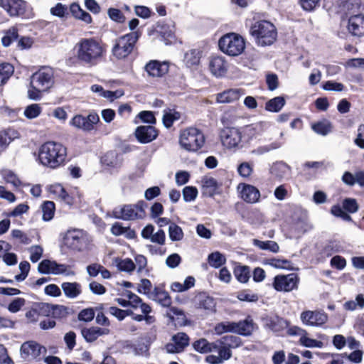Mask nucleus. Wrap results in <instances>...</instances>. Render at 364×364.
Wrapping results in <instances>:
<instances>
[{
    "mask_svg": "<svg viewBox=\"0 0 364 364\" xmlns=\"http://www.w3.org/2000/svg\"><path fill=\"white\" fill-rule=\"evenodd\" d=\"M253 171V165L249 162H242L237 167L239 175L243 178H248Z\"/></svg>",
    "mask_w": 364,
    "mask_h": 364,
    "instance_id": "nucleus-55",
    "label": "nucleus"
},
{
    "mask_svg": "<svg viewBox=\"0 0 364 364\" xmlns=\"http://www.w3.org/2000/svg\"><path fill=\"white\" fill-rule=\"evenodd\" d=\"M234 274L239 282L245 283L250 277V269L247 266H240L235 269Z\"/></svg>",
    "mask_w": 364,
    "mask_h": 364,
    "instance_id": "nucleus-45",
    "label": "nucleus"
},
{
    "mask_svg": "<svg viewBox=\"0 0 364 364\" xmlns=\"http://www.w3.org/2000/svg\"><path fill=\"white\" fill-rule=\"evenodd\" d=\"M240 129L234 127H224L219 131L222 145L228 149H240L244 146Z\"/></svg>",
    "mask_w": 364,
    "mask_h": 364,
    "instance_id": "nucleus-10",
    "label": "nucleus"
},
{
    "mask_svg": "<svg viewBox=\"0 0 364 364\" xmlns=\"http://www.w3.org/2000/svg\"><path fill=\"white\" fill-rule=\"evenodd\" d=\"M220 49L231 56L241 54L245 48V41L242 36L234 33L223 36L218 42Z\"/></svg>",
    "mask_w": 364,
    "mask_h": 364,
    "instance_id": "nucleus-9",
    "label": "nucleus"
},
{
    "mask_svg": "<svg viewBox=\"0 0 364 364\" xmlns=\"http://www.w3.org/2000/svg\"><path fill=\"white\" fill-rule=\"evenodd\" d=\"M116 262L117 268L122 272H132L136 267V264L129 258L117 259Z\"/></svg>",
    "mask_w": 364,
    "mask_h": 364,
    "instance_id": "nucleus-50",
    "label": "nucleus"
},
{
    "mask_svg": "<svg viewBox=\"0 0 364 364\" xmlns=\"http://www.w3.org/2000/svg\"><path fill=\"white\" fill-rule=\"evenodd\" d=\"M49 191L51 193L56 195L67 203L70 204L72 203L71 197L60 184H55L51 186L49 188Z\"/></svg>",
    "mask_w": 364,
    "mask_h": 364,
    "instance_id": "nucleus-41",
    "label": "nucleus"
},
{
    "mask_svg": "<svg viewBox=\"0 0 364 364\" xmlns=\"http://www.w3.org/2000/svg\"><path fill=\"white\" fill-rule=\"evenodd\" d=\"M299 278L295 274L277 275L274 279L273 287L277 291H290L297 289Z\"/></svg>",
    "mask_w": 364,
    "mask_h": 364,
    "instance_id": "nucleus-14",
    "label": "nucleus"
},
{
    "mask_svg": "<svg viewBox=\"0 0 364 364\" xmlns=\"http://www.w3.org/2000/svg\"><path fill=\"white\" fill-rule=\"evenodd\" d=\"M109 17L117 23H123L125 21V16L119 9L109 8L107 11Z\"/></svg>",
    "mask_w": 364,
    "mask_h": 364,
    "instance_id": "nucleus-62",
    "label": "nucleus"
},
{
    "mask_svg": "<svg viewBox=\"0 0 364 364\" xmlns=\"http://www.w3.org/2000/svg\"><path fill=\"white\" fill-rule=\"evenodd\" d=\"M108 311L110 314L117 318L119 321H122L126 316L133 314V311L132 310H122L116 306L109 307Z\"/></svg>",
    "mask_w": 364,
    "mask_h": 364,
    "instance_id": "nucleus-54",
    "label": "nucleus"
},
{
    "mask_svg": "<svg viewBox=\"0 0 364 364\" xmlns=\"http://www.w3.org/2000/svg\"><path fill=\"white\" fill-rule=\"evenodd\" d=\"M38 270L41 274H65L66 276L74 275L68 265L58 264L55 261L44 259L38 266Z\"/></svg>",
    "mask_w": 364,
    "mask_h": 364,
    "instance_id": "nucleus-13",
    "label": "nucleus"
},
{
    "mask_svg": "<svg viewBox=\"0 0 364 364\" xmlns=\"http://www.w3.org/2000/svg\"><path fill=\"white\" fill-rule=\"evenodd\" d=\"M140 35L136 31L117 38L112 49V55L119 60L126 58L132 52Z\"/></svg>",
    "mask_w": 364,
    "mask_h": 364,
    "instance_id": "nucleus-6",
    "label": "nucleus"
},
{
    "mask_svg": "<svg viewBox=\"0 0 364 364\" xmlns=\"http://www.w3.org/2000/svg\"><path fill=\"white\" fill-rule=\"evenodd\" d=\"M75 55L77 60L82 64L94 65L102 57L103 48L94 38H82L76 43Z\"/></svg>",
    "mask_w": 364,
    "mask_h": 364,
    "instance_id": "nucleus-2",
    "label": "nucleus"
},
{
    "mask_svg": "<svg viewBox=\"0 0 364 364\" xmlns=\"http://www.w3.org/2000/svg\"><path fill=\"white\" fill-rule=\"evenodd\" d=\"M285 105V100L283 97H274L267 102L265 109L272 112H278Z\"/></svg>",
    "mask_w": 364,
    "mask_h": 364,
    "instance_id": "nucleus-37",
    "label": "nucleus"
},
{
    "mask_svg": "<svg viewBox=\"0 0 364 364\" xmlns=\"http://www.w3.org/2000/svg\"><path fill=\"white\" fill-rule=\"evenodd\" d=\"M209 68L213 75L222 77L227 72L228 65L223 57L214 56L210 60Z\"/></svg>",
    "mask_w": 364,
    "mask_h": 364,
    "instance_id": "nucleus-23",
    "label": "nucleus"
},
{
    "mask_svg": "<svg viewBox=\"0 0 364 364\" xmlns=\"http://www.w3.org/2000/svg\"><path fill=\"white\" fill-rule=\"evenodd\" d=\"M267 264L275 268L286 269L290 270L294 269L293 264L287 259H280L276 258L269 259L267 262Z\"/></svg>",
    "mask_w": 364,
    "mask_h": 364,
    "instance_id": "nucleus-46",
    "label": "nucleus"
},
{
    "mask_svg": "<svg viewBox=\"0 0 364 364\" xmlns=\"http://www.w3.org/2000/svg\"><path fill=\"white\" fill-rule=\"evenodd\" d=\"M235 333L242 336H250L254 330V323L252 319L248 316L245 320L235 322Z\"/></svg>",
    "mask_w": 364,
    "mask_h": 364,
    "instance_id": "nucleus-29",
    "label": "nucleus"
},
{
    "mask_svg": "<svg viewBox=\"0 0 364 364\" xmlns=\"http://www.w3.org/2000/svg\"><path fill=\"white\" fill-rule=\"evenodd\" d=\"M134 134L140 143L147 144L157 137L158 131L153 126H139L136 129Z\"/></svg>",
    "mask_w": 364,
    "mask_h": 364,
    "instance_id": "nucleus-20",
    "label": "nucleus"
},
{
    "mask_svg": "<svg viewBox=\"0 0 364 364\" xmlns=\"http://www.w3.org/2000/svg\"><path fill=\"white\" fill-rule=\"evenodd\" d=\"M171 342L165 346V349L168 353H178L184 350L189 345V337L183 333L179 332L171 337Z\"/></svg>",
    "mask_w": 364,
    "mask_h": 364,
    "instance_id": "nucleus-17",
    "label": "nucleus"
},
{
    "mask_svg": "<svg viewBox=\"0 0 364 364\" xmlns=\"http://www.w3.org/2000/svg\"><path fill=\"white\" fill-rule=\"evenodd\" d=\"M179 143L188 151H197L204 145L205 136L199 129L189 127L181 133Z\"/></svg>",
    "mask_w": 364,
    "mask_h": 364,
    "instance_id": "nucleus-8",
    "label": "nucleus"
},
{
    "mask_svg": "<svg viewBox=\"0 0 364 364\" xmlns=\"http://www.w3.org/2000/svg\"><path fill=\"white\" fill-rule=\"evenodd\" d=\"M149 299L156 301L164 307H170L171 304V298L168 295V293L161 287H156L154 289L149 296Z\"/></svg>",
    "mask_w": 364,
    "mask_h": 364,
    "instance_id": "nucleus-26",
    "label": "nucleus"
},
{
    "mask_svg": "<svg viewBox=\"0 0 364 364\" xmlns=\"http://www.w3.org/2000/svg\"><path fill=\"white\" fill-rule=\"evenodd\" d=\"M42 111L38 104H31L27 106L24 110V115L28 119H34L38 117Z\"/></svg>",
    "mask_w": 364,
    "mask_h": 364,
    "instance_id": "nucleus-51",
    "label": "nucleus"
},
{
    "mask_svg": "<svg viewBox=\"0 0 364 364\" xmlns=\"http://www.w3.org/2000/svg\"><path fill=\"white\" fill-rule=\"evenodd\" d=\"M95 314L93 308H87L80 311L78 314V319L85 322H90L94 318Z\"/></svg>",
    "mask_w": 364,
    "mask_h": 364,
    "instance_id": "nucleus-63",
    "label": "nucleus"
},
{
    "mask_svg": "<svg viewBox=\"0 0 364 364\" xmlns=\"http://www.w3.org/2000/svg\"><path fill=\"white\" fill-rule=\"evenodd\" d=\"M61 288L65 296L68 299H76L82 293V286L77 282H63Z\"/></svg>",
    "mask_w": 364,
    "mask_h": 364,
    "instance_id": "nucleus-28",
    "label": "nucleus"
},
{
    "mask_svg": "<svg viewBox=\"0 0 364 364\" xmlns=\"http://www.w3.org/2000/svg\"><path fill=\"white\" fill-rule=\"evenodd\" d=\"M271 173L279 179L287 177L290 173L289 166L284 162H277L271 168Z\"/></svg>",
    "mask_w": 364,
    "mask_h": 364,
    "instance_id": "nucleus-34",
    "label": "nucleus"
},
{
    "mask_svg": "<svg viewBox=\"0 0 364 364\" xmlns=\"http://www.w3.org/2000/svg\"><path fill=\"white\" fill-rule=\"evenodd\" d=\"M341 250V245L336 241H331L325 245L323 249V254L326 257H330L333 254L338 252Z\"/></svg>",
    "mask_w": 364,
    "mask_h": 364,
    "instance_id": "nucleus-58",
    "label": "nucleus"
},
{
    "mask_svg": "<svg viewBox=\"0 0 364 364\" xmlns=\"http://www.w3.org/2000/svg\"><path fill=\"white\" fill-rule=\"evenodd\" d=\"M195 306L204 310L207 314L215 311L216 302L215 299L205 292L198 294L194 299Z\"/></svg>",
    "mask_w": 364,
    "mask_h": 364,
    "instance_id": "nucleus-18",
    "label": "nucleus"
},
{
    "mask_svg": "<svg viewBox=\"0 0 364 364\" xmlns=\"http://www.w3.org/2000/svg\"><path fill=\"white\" fill-rule=\"evenodd\" d=\"M200 53L197 50H191L185 54L184 61L187 66L196 65L200 62Z\"/></svg>",
    "mask_w": 364,
    "mask_h": 364,
    "instance_id": "nucleus-48",
    "label": "nucleus"
},
{
    "mask_svg": "<svg viewBox=\"0 0 364 364\" xmlns=\"http://www.w3.org/2000/svg\"><path fill=\"white\" fill-rule=\"evenodd\" d=\"M63 240L65 246L72 250L78 252L84 250L89 242L86 232L80 229L67 230Z\"/></svg>",
    "mask_w": 364,
    "mask_h": 364,
    "instance_id": "nucleus-11",
    "label": "nucleus"
},
{
    "mask_svg": "<svg viewBox=\"0 0 364 364\" xmlns=\"http://www.w3.org/2000/svg\"><path fill=\"white\" fill-rule=\"evenodd\" d=\"M99 120V116L96 113H90L87 117L77 114L72 119L70 124L79 129L90 132L94 129L95 124H96Z\"/></svg>",
    "mask_w": 364,
    "mask_h": 364,
    "instance_id": "nucleus-16",
    "label": "nucleus"
},
{
    "mask_svg": "<svg viewBox=\"0 0 364 364\" xmlns=\"http://www.w3.org/2000/svg\"><path fill=\"white\" fill-rule=\"evenodd\" d=\"M42 351L46 352V348L35 341L23 343L21 347V354L24 359H34L38 357Z\"/></svg>",
    "mask_w": 364,
    "mask_h": 364,
    "instance_id": "nucleus-19",
    "label": "nucleus"
},
{
    "mask_svg": "<svg viewBox=\"0 0 364 364\" xmlns=\"http://www.w3.org/2000/svg\"><path fill=\"white\" fill-rule=\"evenodd\" d=\"M193 346L196 351L200 353H206L213 352L216 346L214 343H209L206 339L201 338L194 342Z\"/></svg>",
    "mask_w": 364,
    "mask_h": 364,
    "instance_id": "nucleus-36",
    "label": "nucleus"
},
{
    "mask_svg": "<svg viewBox=\"0 0 364 364\" xmlns=\"http://www.w3.org/2000/svg\"><path fill=\"white\" fill-rule=\"evenodd\" d=\"M157 32L165 39L172 38L174 34L173 27L166 23L158 25Z\"/></svg>",
    "mask_w": 364,
    "mask_h": 364,
    "instance_id": "nucleus-52",
    "label": "nucleus"
},
{
    "mask_svg": "<svg viewBox=\"0 0 364 364\" xmlns=\"http://www.w3.org/2000/svg\"><path fill=\"white\" fill-rule=\"evenodd\" d=\"M66 154V148L61 144L48 141L41 146L38 157L42 164L55 168L63 164Z\"/></svg>",
    "mask_w": 364,
    "mask_h": 364,
    "instance_id": "nucleus-3",
    "label": "nucleus"
},
{
    "mask_svg": "<svg viewBox=\"0 0 364 364\" xmlns=\"http://www.w3.org/2000/svg\"><path fill=\"white\" fill-rule=\"evenodd\" d=\"M252 244L262 250H268L273 253H277L279 250V245L272 240L262 241L257 239L252 240Z\"/></svg>",
    "mask_w": 364,
    "mask_h": 364,
    "instance_id": "nucleus-35",
    "label": "nucleus"
},
{
    "mask_svg": "<svg viewBox=\"0 0 364 364\" xmlns=\"http://www.w3.org/2000/svg\"><path fill=\"white\" fill-rule=\"evenodd\" d=\"M265 326L274 332H280L287 328L289 323L283 318L275 316L267 318Z\"/></svg>",
    "mask_w": 364,
    "mask_h": 364,
    "instance_id": "nucleus-30",
    "label": "nucleus"
},
{
    "mask_svg": "<svg viewBox=\"0 0 364 364\" xmlns=\"http://www.w3.org/2000/svg\"><path fill=\"white\" fill-rule=\"evenodd\" d=\"M312 129L317 134L326 136L332 131V124L328 120H323L312 124Z\"/></svg>",
    "mask_w": 364,
    "mask_h": 364,
    "instance_id": "nucleus-39",
    "label": "nucleus"
},
{
    "mask_svg": "<svg viewBox=\"0 0 364 364\" xmlns=\"http://www.w3.org/2000/svg\"><path fill=\"white\" fill-rule=\"evenodd\" d=\"M1 175L6 183H11L14 187H18L21 185V181L17 175L9 169L2 170Z\"/></svg>",
    "mask_w": 364,
    "mask_h": 364,
    "instance_id": "nucleus-42",
    "label": "nucleus"
},
{
    "mask_svg": "<svg viewBox=\"0 0 364 364\" xmlns=\"http://www.w3.org/2000/svg\"><path fill=\"white\" fill-rule=\"evenodd\" d=\"M244 92L241 89H230L225 90L216 95V101L218 103H232L238 100Z\"/></svg>",
    "mask_w": 364,
    "mask_h": 364,
    "instance_id": "nucleus-24",
    "label": "nucleus"
},
{
    "mask_svg": "<svg viewBox=\"0 0 364 364\" xmlns=\"http://www.w3.org/2000/svg\"><path fill=\"white\" fill-rule=\"evenodd\" d=\"M209 264L214 268H219L226 262L225 257L219 252H215L208 255Z\"/></svg>",
    "mask_w": 364,
    "mask_h": 364,
    "instance_id": "nucleus-44",
    "label": "nucleus"
},
{
    "mask_svg": "<svg viewBox=\"0 0 364 364\" xmlns=\"http://www.w3.org/2000/svg\"><path fill=\"white\" fill-rule=\"evenodd\" d=\"M30 80L28 97L39 100L42 97L41 93L48 91L54 85V70L50 67H42L31 76Z\"/></svg>",
    "mask_w": 364,
    "mask_h": 364,
    "instance_id": "nucleus-1",
    "label": "nucleus"
},
{
    "mask_svg": "<svg viewBox=\"0 0 364 364\" xmlns=\"http://www.w3.org/2000/svg\"><path fill=\"white\" fill-rule=\"evenodd\" d=\"M242 199L250 203H255L259 200L260 193L259 190L252 185H244L242 191Z\"/></svg>",
    "mask_w": 364,
    "mask_h": 364,
    "instance_id": "nucleus-33",
    "label": "nucleus"
},
{
    "mask_svg": "<svg viewBox=\"0 0 364 364\" xmlns=\"http://www.w3.org/2000/svg\"><path fill=\"white\" fill-rule=\"evenodd\" d=\"M30 267V264L26 261L20 262L19 269L21 270V273L15 276V279L17 282H22L26 279L28 274Z\"/></svg>",
    "mask_w": 364,
    "mask_h": 364,
    "instance_id": "nucleus-60",
    "label": "nucleus"
},
{
    "mask_svg": "<svg viewBox=\"0 0 364 364\" xmlns=\"http://www.w3.org/2000/svg\"><path fill=\"white\" fill-rule=\"evenodd\" d=\"M180 118V114L177 112L171 113V112H164L163 115V124L164 125L169 128L172 126L174 121Z\"/></svg>",
    "mask_w": 364,
    "mask_h": 364,
    "instance_id": "nucleus-56",
    "label": "nucleus"
},
{
    "mask_svg": "<svg viewBox=\"0 0 364 364\" xmlns=\"http://www.w3.org/2000/svg\"><path fill=\"white\" fill-rule=\"evenodd\" d=\"M303 324L310 326H320L328 320L327 314L321 311H304L300 315Z\"/></svg>",
    "mask_w": 364,
    "mask_h": 364,
    "instance_id": "nucleus-15",
    "label": "nucleus"
},
{
    "mask_svg": "<svg viewBox=\"0 0 364 364\" xmlns=\"http://www.w3.org/2000/svg\"><path fill=\"white\" fill-rule=\"evenodd\" d=\"M152 284L151 282L147 279H142L141 280L140 284L138 286L137 291L140 294H144L148 296L149 298V296L152 293L153 291H151Z\"/></svg>",
    "mask_w": 364,
    "mask_h": 364,
    "instance_id": "nucleus-61",
    "label": "nucleus"
},
{
    "mask_svg": "<svg viewBox=\"0 0 364 364\" xmlns=\"http://www.w3.org/2000/svg\"><path fill=\"white\" fill-rule=\"evenodd\" d=\"M343 208L350 213H355L358 210V205L355 199L346 198L343 201Z\"/></svg>",
    "mask_w": 364,
    "mask_h": 364,
    "instance_id": "nucleus-64",
    "label": "nucleus"
},
{
    "mask_svg": "<svg viewBox=\"0 0 364 364\" xmlns=\"http://www.w3.org/2000/svg\"><path fill=\"white\" fill-rule=\"evenodd\" d=\"M14 71V69L11 64L7 63L0 64V86L7 82Z\"/></svg>",
    "mask_w": 364,
    "mask_h": 364,
    "instance_id": "nucleus-38",
    "label": "nucleus"
},
{
    "mask_svg": "<svg viewBox=\"0 0 364 364\" xmlns=\"http://www.w3.org/2000/svg\"><path fill=\"white\" fill-rule=\"evenodd\" d=\"M18 132L14 129H7L0 132V151L6 149L15 139L18 138Z\"/></svg>",
    "mask_w": 364,
    "mask_h": 364,
    "instance_id": "nucleus-32",
    "label": "nucleus"
},
{
    "mask_svg": "<svg viewBox=\"0 0 364 364\" xmlns=\"http://www.w3.org/2000/svg\"><path fill=\"white\" fill-rule=\"evenodd\" d=\"M168 70L166 63H160L156 60H152L145 65V70L148 75L151 77H161L165 75Z\"/></svg>",
    "mask_w": 364,
    "mask_h": 364,
    "instance_id": "nucleus-25",
    "label": "nucleus"
},
{
    "mask_svg": "<svg viewBox=\"0 0 364 364\" xmlns=\"http://www.w3.org/2000/svg\"><path fill=\"white\" fill-rule=\"evenodd\" d=\"M202 193L203 196L212 197L213 196L218 188L216 180L210 176H204L202 180Z\"/></svg>",
    "mask_w": 364,
    "mask_h": 364,
    "instance_id": "nucleus-31",
    "label": "nucleus"
},
{
    "mask_svg": "<svg viewBox=\"0 0 364 364\" xmlns=\"http://www.w3.org/2000/svg\"><path fill=\"white\" fill-rule=\"evenodd\" d=\"M299 342L301 345L307 348H322L323 343L322 341H317L313 338H310L306 336H301L299 339Z\"/></svg>",
    "mask_w": 364,
    "mask_h": 364,
    "instance_id": "nucleus-57",
    "label": "nucleus"
},
{
    "mask_svg": "<svg viewBox=\"0 0 364 364\" xmlns=\"http://www.w3.org/2000/svg\"><path fill=\"white\" fill-rule=\"evenodd\" d=\"M347 28L348 32L354 36H364V15L356 14L350 16Z\"/></svg>",
    "mask_w": 364,
    "mask_h": 364,
    "instance_id": "nucleus-21",
    "label": "nucleus"
},
{
    "mask_svg": "<svg viewBox=\"0 0 364 364\" xmlns=\"http://www.w3.org/2000/svg\"><path fill=\"white\" fill-rule=\"evenodd\" d=\"M215 331L217 334L221 335L224 333H235V322L233 321H223L218 323L215 326Z\"/></svg>",
    "mask_w": 364,
    "mask_h": 364,
    "instance_id": "nucleus-47",
    "label": "nucleus"
},
{
    "mask_svg": "<svg viewBox=\"0 0 364 364\" xmlns=\"http://www.w3.org/2000/svg\"><path fill=\"white\" fill-rule=\"evenodd\" d=\"M0 6L10 16L29 18L33 16L30 6L23 0H0Z\"/></svg>",
    "mask_w": 364,
    "mask_h": 364,
    "instance_id": "nucleus-12",
    "label": "nucleus"
},
{
    "mask_svg": "<svg viewBox=\"0 0 364 364\" xmlns=\"http://www.w3.org/2000/svg\"><path fill=\"white\" fill-rule=\"evenodd\" d=\"M238 341L239 338L235 336L222 337L220 340L214 343L216 346L213 352H217L218 355H209L205 358V360L210 364H220L224 360L230 359L232 356L230 347L237 346Z\"/></svg>",
    "mask_w": 364,
    "mask_h": 364,
    "instance_id": "nucleus-5",
    "label": "nucleus"
},
{
    "mask_svg": "<svg viewBox=\"0 0 364 364\" xmlns=\"http://www.w3.org/2000/svg\"><path fill=\"white\" fill-rule=\"evenodd\" d=\"M198 190L196 187L186 186L183 190V197L186 202H191L196 199Z\"/></svg>",
    "mask_w": 364,
    "mask_h": 364,
    "instance_id": "nucleus-59",
    "label": "nucleus"
},
{
    "mask_svg": "<svg viewBox=\"0 0 364 364\" xmlns=\"http://www.w3.org/2000/svg\"><path fill=\"white\" fill-rule=\"evenodd\" d=\"M282 146L281 143L274 141L269 144L260 146L252 151V153L257 155H262L272 150L277 149Z\"/></svg>",
    "mask_w": 364,
    "mask_h": 364,
    "instance_id": "nucleus-53",
    "label": "nucleus"
},
{
    "mask_svg": "<svg viewBox=\"0 0 364 364\" xmlns=\"http://www.w3.org/2000/svg\"><path fill=\"white\" fill-rule=\"evenodd\" d=\"M147 204L140 200L136 204H126L118 205L112 210V216L116 219L123 220H134L144 218L145 208Z\"/></svg>",
    "mask_w": 364,
    "mask_h": 364,
    "instance_id": "nucleus-7",
    "label": "nucleus"
},
{
    "mask_svg": "<svg viewBox=\"0 0 364 364\" xmlns=\"http://www.w3.org/2000/svg\"><path fill=\"white\" fill-rule=\"evenodd\" d=\"M102 160L105 165L113 168H117L120 166L122 164L118 154L115 151L107 152L103 156Z\"/></svg>",
    "mask_w": 364,
    "mask_h": 364,
    "instance_id": "nucleus-40",
    "label": "nucleus"
},
{
    "mask_svg": "<svg viewBox=\"0 0 364 364\" xmlns=\"http://www.w3.org/2000/svg\"><path fill=\"white\" fill-rule=\"evenodd\" d=\"M43 219L46 221L51 220L54 215L55 203L53 201H46L42 205Z\"/></svg>",
    "mask_w": 364,
    "mask_h": 364,
    "instance_id": "nucleus-49",
    "label": "nucleus"
},
{
    "mask_svg": "<svg viewBox=\"0 0 364 364\" xmlns=\"http://www.w3.org/2000/svg\"><path fill=\"white\" fill-rule=\"evenodd\" d=\"M263 132V126L261 123L252 124L240 129L244 146L253 138Z\"/></svg>",
    "mask_w": 364,
    "mask_h": 364,
    "instance_id": "nucleus-22",
    "label": "nucleus"
},
{
    "mask_svg": "<svg viewBox=\"0 0 364 364\" xmlns=\"http://www.w3.org/2000/svg\"><path fill=\"white\" fill-rule=\"evenodd\" d=\"M250 33L255 38V43L261 46L272 45L277 36L274 25L266 20L255 21L250 27Z\"/></svg>",
    "mask_w": 364,
    "mask_h": 364,
    "instance_id": "nucleus-4",
    "label": "nucleus"
},
{
    "mask_svg": "<svg viewBox=\"0 0 364 364\" xmlns=\"http://www.w3.org/2000/svg\"><path fill=\"white\" fill-rule=\"evenodd\" d=\"M168 235L171 241H181L184 234L182 228L174 223H171L168 227Z\"/></svg>",
    "mask_w": 364,
    "mask_h": 364,
    "instance_id": "nucleus-43",
    "label": "nucleus"
},
{
    "mask_svg": "<svg viewBox=\"0 0 364 364\" xmlns=\"http://www.w3.org/2000/svg\"><path fill=\"white\" fill-rule=\"evenodd\" d=\"M109 332V330L107 328L92 326L88 328H85L82 329L81 334L86 341L93 342L100 336L108 334Z\"/></svg>",
    "mask_w": 364,
    "mask_h": 364,
    "instance_id": "nucleus-27",
    "label": "nucleus"
}]
</instances>
